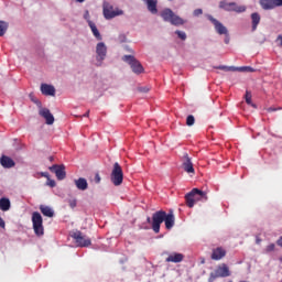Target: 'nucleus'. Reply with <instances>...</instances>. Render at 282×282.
<instances>
[{
    "instance_id": "1",
    "label": "nucleus",
    "mask_w": 282,
    "mask_h": 282,
    "mask_svg": "<svg viewBox=\"0 0 282 282\" xmlns=\"http://www.w3.org/2000/svg\"><path fill=\"white\" fill-rule=\"evenodd\" d=\"M160 17L163 19L164 23H170V25H174V28H180L188 23L187 20L176 14L171 8L163 9L160 13Z\"/></svg>"
},
{
    "instance_id": "2",
    "label": "nucleus",
    "mask_w": 282,
    "mask_h": 282,
    "mask_svg": "<svg viewBox=\"0 0 282 282\" xmlns=\"http://www.w3.org/2000/svg\"><path fill=\"white\" fill-rule=\"evenodd\" d=\"M197 195H200L202 202H208V196L206 195V192L200 191L199 188H193L189 193L185 195L188 208H193V206H195V199Z\"/></svg>"
},
{
    "instance_id": "3",
    "label": "nucleus",
    "mask_w": 282,
    "mask_h": 282,
    "mask_svg": "<svg viewBox=\"0 0 282 282\" xmlns=\"http://www.w3.org/2000/svg\"><path fill=\"white\" fill-rule=\"evenodd\" d=\"M218 8L225 10V12H237V14H241L247 10L246 6H239L237 2H228L227 0H221L218 3Z\"/></svg>"
},
{
    "instance_id": "4",
    "label": "nucleus",
    "mask_w": 282,
    "mask_h": 282,
    "mask_svg": "<svg viewBox=\"0 0 282 282\" xmlns=\"http://www.w3.org/2000/svg\"><path fill=\"white\" fill-rule=\"evenodd\" d=\"M102 11L105 19H107L108 21L111 19H116V17H122V14H124V11H122V9L113 8V6H111V3L109 2H104Z\"/></svg>"
},
{
    "instance_id": "5",
    "label": "nucleus",
    "mask_w": 282,
    "mask_h": 282,
    "mask_svg": "<svg viewBox=\"0 0 282 282\" xmlns=\"http://www.w3.org/2000/svg\"><path fill=\"white\" fill-rule=\"evenodd\" d=\"M95 54H96V67H102V63H105V59L107 58V44L105 42L97 43L95 47Z\"/></svg>"
},
{
    "instance_id": "6",
    "label": "nucleus",
    "mask_w": 282,
    "mask_h": 282,
    "mask_svg": "<svg viewBox=\"0 0 282 282\" xmlns=\"http://www.w3.org/2000/svg\"><path fill=\"white\" fill-rule=\"evenodd\" d=\"M123 180L124 174L122 173V166L116 162L110 174V182L113 184V186H120Z\"/></svg>"
},
{
    "instance_id": "7",
    "label": "nucleus",
    "mask_w": 282,
    "mask_h": 282,
    "mask_svg": "<svg viewBox=\"0 0 282 282\" xmlns=\"http://www.w3.org/2000/svg\"><path fill=\"white\" fill-rule=\"evenodd\" d=\"M226 276H230V269L228 268V264L223 263L209 274L208 282H215L216 279H226Z\"/></svg>"
},
{
    "instance_id": "8",
    "label": "nucleus",
    "mask_w": 282,
    "mask_h": 282,
    "mask_svg": "<svg viewBox=\"0 0 282 282\" xmlns=\"http://www.w3.org/2000/svg\"><path fill=\"white\" fill-rule=\"evenodd\" d=\"M32 224L36 237H43L45 229L43 228V216H41V213L34 212L32 214Z\"/></svg>"
},
{
    "instance_id": "9",
    "label": "nucleus",
    "mask_w": 282,
    "mask_h": 282,
    "mask_svg": "<svg viewBox=\"0 0 282 282\" xmlns=\"http://www.w3.org/2000/svg\"><path fill=\"white\" fill-rule=\"evenodd\" d=\"M121 59L123 61V63H128V65H130L132 72L134 74H142V72H144L142 64H140V62L138 59H135V56L123 55Z\"/></svg>"
},
{
    "instance_id": "10",
    "label": "nucleus",
    "mask_w": 282,
    "mask_h": 282,
    "mask_svg": "<svg viewBox=\"0 0 282 282\" xmlns=\"http://www.w3.org/2000/svg\"><path fill=\"white\" fill-rule=\"evenodd\" d=\"M70 237L75 240L79 248H87L91 246V239H89L87 236H83V232L80 231H72Z\"/></svg>"
},
{
    "instance_id": "11",
    "label": "nucleus",
    "mask_w": 282,
    "mask_h": 282,
    "mask_svg": "<svg viewBox=\"0 0 282 282\" xmlns=\"http://www.w3.org/2000/svg\"><path fill=\"white\" fill-rule=\"evenodd\" d=\"M165 212L158 210L152 215V230L158 235L160 232V226L164 224Z\"/></svg>"
},
{
    "instance_id": "12",
    "label": "nucleus",
    "mask_w": 282,
    "mask_h": 282,
    "mask_svg": "<svg viewBox=\"0 0 282 282\" xmlns=\"http://www.w3.org/2000/svg\"><path fill=\"white\" fill-rule=\"evenodd\" d=\"M206 19H208L210 23H213L214 30L217 32V34H219L220 36L224 34H228V28H226V25H224V23H221L215 17L207 14Z\"/></svg>"
},
{
    "instance_id": "13",
    "label": "nucleus",
    "mask_w": 282,
    "mask_h": 282,
    "mask_svg": "<svg viewBox=\"0 0 282 282\" xmlns=\"http://www.w3.org/2000/svg\"><path fill=\"white\" fill-rule=\"evenodd\" d=\"M181 161L182 169L185 171V173H195V167H193V160L191 159V156H188V153L184 152Z\"/></svg>"
},
{
    "instance_id": "14",
    "label": "nucleus",
    "mask_w": 282,
    "mask_h": 282,
    "mask_svg": "<svg viewBox=\"0 0 282 282\" xmlns=\"http://www.w3.org/2000/svg\"><path fill=\"white\" fill-rule=\"evenodd\" d=\"M262 10H274V8H282V0H260Z\"/></svg>"
},
{
    "instance_id": "15",
    "label": "nucleus",
    "mask_w": 282,
    "mask_h": 282,
    "mask_svg": "<svg viewBox=\"0 0 282 282\" xmlns=\"http://www.w3.org/2000/svg\"><path fill=\"white\" fill-rule=\"evenodd\" d=\"M48 169L51 173H55L56 178L59 181H63L65 180V177H67V173L65 172V165L54 164Z\"/></svg>"
},
{
    "instance_id": "16",
    "label": "nucleus",
    "mask_w": 282,
    "mask_h": 282,
    "mask_svg": "<svg viewBox=\"0 0 282 282\" xmlns=\"http://www.w3.org/2000/svg\"><path fill=\"white\" fill-rule=\"evenodd\" d=\"M39 116H41V118H44L46 124H54V115H52L50 109L41 108L39 110Z\"/></svg>"
},
{
    "instance_id": "17",
    "label": "nucleus",
    "mask_w": 282,
    "mask_h": 282,
    "mask_svg": "<svg viewBox=\"0 0 282 282\" xmlns=\"http://www.w3.org/2000/svg\"><path fill=\"white\" fill-rule=\"evenodd\" d=\"M164 224H165V228L167 230H171V228H173V226H175V215L173 214V210L171 209L169 214H166L165 212V217H164Z\"/></svg>"
},
{
    "instance_id": "18",
    "label": "nucleus",
    "mask_w": 282,
    "mask_h": 282,
    "mask_svg": "<svg viewBox=\"0 0 282 282\" xmlns=\"http://www.w3.org/2000/svg\"><path fill=\"white\" fill-rule=\"evenodd\" d=\"M41 93L43 96H56V88L50 84H42Z\"/></svg>"
},
{
    "instance_id": "19",
    "label": "nucleus",
    "mask_w": 282,
    "mask_h": 282,
    "mask_svg": "<svg viewBox=\"0 0 282 282\" xmlns=\"http://www.w3.org/2000/svg\"><path fill=\"white\" fill-rule=\"evenodd\" d=\"M150 14H158V0H142Z\"/></svg>"
},
{
    "instance_id": "20",
    "label": "nucleus",
    "mask_w": 282,
    "mask_h": 282,
    "mask_svg": "<svg viewBox=\"0 0 282 282\" xmlns=\"http://www.w3.org/2000/svg\"><path fill=\"white\" fill-rule=\"evenodd\" d=\"M0 164L1 166H3V169H13L17 163L14 162V160H12V158L2 155L0 158Z\"/></svg>"
},
{
    "instance_id": "21",
    "label": "nucleus",
    "mask_w": 282,
    "mask_h": 282,
    "mask_svg": "<svg viewBox=\"0 0 282 282\" xmlns=\"http://www.w3.org/2000/svg\"><path fill=\"white\" fill-rule=\"evenodd\" d=\"M74 184L78 191H87L89 188V183H87V178L85 177L74 180Z\"/></svg>"
},
{
    "instance_id": "22",
    "label": "nucleus",
    "mask_w": 282,
    "mask_h": 282,
    "mask_svg": "<svg viewBox=\"0 0 282 282\" xmlns=\"http://www.w3.org/2000/svg\"><path fill=\"white\" fill-rule=\"evenodd\" d=\"M166 263H182L184 261V254L174 252L166 258Z\"/></svg>"
},
{
    "instance_id": "23",
    "label": "nucleus",
    "mask_w": 282,
    "mask_h": 282,
    "mask_svg": "<svg viewBox=\"0 0 282 282\" xmlns=\"http://www.w3.org/2000/svg\"><path fill=\"white\" fill-rule=\"evenodd\" d=\"M224 257H226V250H224L223 248H217L212 253V259L214 261H219L224 259Z\"/></svg>"
},
{
    "instance_id": "24",
    "label": "nucleus",
    "mask_w": 282,
    "mask_h": 282,
    "mask_svg": "<svg viewBox=\"0 0 282 282\" xmlns=\"http://www.w3.org/2000/svg\"><path fill=\"white\" fill-rule=\"evenodd\" d=\"M88 26L91 30L93 36H95L97 41H102V35L100 34V31H98V26H96V23L89 22Z\"/></svg>"
},
{
    "instance_id": "25",
    "label": "nucleus",
    "mask_w": 282,
    "mask_h": 282,
    "mask_svg": "<svg viewBox=\"0 0 282 282\" xmlns=\"http://www.w3.org/2000/svg\"><path fill=\"white\" fill-rule=\"evenodd\" d=\"M251 23H252V32H254L259 25V23H261V15L257 12L251 14Z\"/></svg>"
},
{
    "instance_id": "26",
    "label": "nucleus",
    "mask_w": 282,
    "mask_h": 282,
    "mask_svg": "<svg viewBox=\"0 0 282 282\" xmlns=\"http://www.w3.org/2000/svg\"><path fill=\"white\" fill-rule=\"evenodd\" d=\"M40 210L44 217H54V209L46 205H41Z\"/></svg>"
},
{
    "instance_id": "27",
    "label": "nucleus",
    "mask_w": 282,
    "mask_h": 282,
    "mask_svg": "<svg viewBox=\"0 0 282 282\" xmlns=\"http://www.w3.org/2000/svg\"><path fill=\"white\" fill-rule=\"evenodd\" d=\"M0 210H10V200L8 198H0Z\"/></svg>"
},
{
    "instance_id": "28",
    "label": "nucleus",
    "mask_w": 282,
    "mask_h": 282,
    "mask_svg": "<svg viewBox=\"0 0 282 282\" xmlns=\"http://www.w3.org/2000/svg\"><path fill=\"white\" fill-rule=\"evenodd\" d=\"M215 69H221L223 72H237V66L219 65L216 66Z\"/></svg>"
},
{
    "instance_id": "29",
    "label": "nucleus",
    "mask_w": 282,
    "mask_h": 282,
    "mask_svg": "<svg viewBox=\"0 0 282 282\" xmlns=\"http://www.w3.org/2000/svg\"><path fill=\"white\" fill-rule=\"evenodd\" d=\"M174 34H176L177 39H180V41H186V39H188V35H186V33L182 30H176L174 32Z\"/></svg>"
},
{
    "instance_id": "30",
    "label": "nucleus",
    "mask_w": 282,
    "mask_h": 282,
    "mask_svg": "<svg viewBox=\"0 0 282 282\" xmlns=\"http://www.w3.org/2000/svg\"><path fill=\"white\" fill-rule=\"evenodd\" d=\"M8 32V22L0 21V36H3Z\"/></svg>"
},
{
    "instance_id": "31",
    "label": "nucleus",
    "mask_w": 282,
    "mask_h": 282,
    "mask_svg": "<svg viewBox=\"0 0 282 282\" xmlns=\"http://www.w3.org/2000/svg\"><path fill=\"white\" fill-rule=\"evenodd\" d=\"M236 72H254V68L250 66H240V67L236 66Z\"/></svg>"
},
{
    "instance_id": "32",
    "label": "nucleus",
    "mask_w": 282,
    "mask_h": 282,
    "mask_svg": "<svg viewBox=\"0 0 282 282\" xmlns=\"http://www.w3.org/2000/svg\"><path fill=\"white\" fill-rule=\"evenodd\" d=\"M245 100H246L247 105H252V93L247 90L246 95H245Z\"/></svg>"
},
{
    "instance_id": "33",
    "label": "nucleus",
    "mask_w": 282,
    "mask_h": 282,
    "mask_svg": "<svg viewBox=\"0 0 282 282\" xmlns=\"http://www.w3.org/2000/svg\"><path fill=\"white\" fill-rule=\"evenodd\" d=\"M186 124L187 127H193V124H195V117L193 115L187 116Z\"/></svg>"
},
{
    "instance_id": "34",
    "label": "nucleus",
    "mask_w": 282,
    "mask_h": 282,
    "mask_svg": "<svg viewBox=\"0 0 282 282\" xmlns=\"http://www.w3.org/2000/svg\"><path fill=\"white\" fill-rule=\"evenodd\" d=\"M84 19H85V21H87L88 25H89V23H94V21H91V15L89 14V10H86L84 12Z\"/></svg>"
},
{
    "instance_id": "35",
    "label": "nucleus",
    "mask_w": 282,
    "mask_h": 282,
    "mask_svg": "<svg viewBox=\"0 0 282 282\" xmlns=\"http://www.w3.org/2000/svg\"><path fill=\"white\" fill-rule=\"evenodd\" d=\"M46 186H50L51 188H54L56 186V181L48 178L46 182Z\"/></svg>"
},
{
    "instance_id": "36",
    "label": "nucleus",
    "mask_w": 282,
    "mask_h": 282,
    "mask_svg": "<svg viewBox=\"0 0 282 282\" xmlns=\"http://www.w3.org/2000/svg\"><path fill=\"white\" fill-rule=\"evenodd\" d=\"M202 14H204L202 9H196L193 11V17H202Z\"/></svg>"
},
{
    "instance_id": "37",
    "label": "nucleus",
    "mask_w": 282,
    "mask_h": 282,
    "mask_svg": "<svg viewBox=\"0 0 282 282\" xmlns=\"http://www.w3.org/2000/svg\"><path fill=\"white\" fill-rule=\"evenodd\" d=\"M34 105H36V107L39 108V111L40 109H43V104L41 102V100L39 99H32Z\"/></svg>"
},
{
    "instance_id": "38",
    "label": "nucleus",
    "mask_w": 282,
    "mask_h": 282,
    "mask_svg": "<svg viewBox=\"0 0 282 282\" xmlns=\"http://www.w3.org/2000/svg\"><path fill=\"white\" fill-rule=\"evenodd\" d=\"M274 248H275V245L271 243V245L267 246L265 252H274Z\"/></svg>"
},
{
    "instance_id": "39",
    "label": "nucleus",
    "mask_w": 282,
    "mask_h": 282,
    "mask_svg": "<svg viewBox=\"0 0 282 282\" xmlns=\"http://www.w3.org/2000/svg\"><path fill=\"white\" fill-rule=\"evenodd\" d=\"M119 43H127V35L120 34L118 37Z\"/></svg>"
},
{
    "instance_id": "40",
    "label": "nucleus",
    "mask_w": 282,
    "mask_h": 282,
    "mask_svg": "<svg viewBox=\"0 0 282 282\" xmlns=\"http://www.w3.org/2000/svg\"><path fill=\"white\" fill-rule=\"evenodd\" d=\"M139 91H141V94H149V87H139Z\"/></svg>"
},
{
    "instance_id": "41",
    "label": "nucleus",
    "mask_w": 282,
    "mask_h": 282,
    "mask_svg": "<svg viewBox=\"0 0 282 282\" xmlns=\"http://www.w3.org/2000/svg\"><path fill=\"white\" fill-rule=\"evenodd\" d=\"M68 204H69L70 208H76V199H69Z\"/></svg>"
},
{
    "instance_id": "42",
    "label": "nucleus",
    "mask_w": 282,
    "mask_h": 282,
    "mask_svg": "<svg viewBox=\"0 0 282 282\" xmlns=\"http://www.w3.org/2000/svg\"><path fill=\"white\" fill-rule=\"evenodd\" d=\"M100 174H96L94 178L95 184H100Z\"/></svg>"
},
{
    "instance_id": "43",
    "label": "nucleus",
    "mask_w": 282,
    "mask_h": 282,
    "mask_svg": "<svg viewBox=\"0 0 282 282\" xmlns=\"http://www.w3.org/2000/svg\"><path fill=\"white\" fill-rule=\"evenodd\" d=\"M225 35V43L226 45L230 44V35L227 33V34H224Z\"/></svg>"
},
{
    "instance_id": "44",
    "label": "nucleus",
    "mask_w": 282,
    "mask_h": 282,
    "mask_svg": "<svg viewBox=\"0 0 282 282\" xmlns=\"http://www.w3.org/2000/svg\"><path fill=\"white\" fill-rule=\"evenodd\" d=\"M279 109H281V108L269 107V108H267V111H269V112L279 111Z\"/></svg>"
},
{
    "instance_id": "45",
    "label": "nucleus",
    "mask_w": 282,
    "mask_h": 282,
    "mask_svg": "<svg viewBox=\"0 0 282 282\" xmlns=\"http://www.w3.org/2000/svg\"><path fill=\"white\" fill-rule=\"evenodd\" d=\"M41 176H42V177H46V180H48V178H50V173H47V172H41Z\"/></svg>"
},
{
    "instance_id": "46",
    "label": "nucleus",
    "mask_w": 282,
    "mask_h": 282,
    "mask_svg": "<svg viewBox=\"0 0 282 282\" xmlns=\"http://www.w3.org/2000/svg\"><path fill=\"white\" fill-rule=\"evenodd\" d=\"M123 50L126 51V52H133V50L129 46V45H124L123 46Z\"/></svg>"
},
{
    "instance_id": "47",
    "label": "nucleus",
    "mask_w": 282,
    "mask_h": 282,
    "mask_svg": "<svg viewBox=\"0 0 282 282\" xmlns=\"http://www.w3.org/2000/svg\"><path fill=\"white\" fill-rule=\"evenodd\" d=\"M0 228H6V221L0 217Z\"/></svg>"
},
{
    "instance_id": "48",
    "label": "nucleus",
    "mask_w": 282,
    "mask_h": 282,
    "mask_svg": "<svg viewBox=\"0 0 282 282\" xmlns=\"http://www.w3.org/2000/svg\"><path fill=\"white\" fill-rule=\"evenodd\" d=\"M278 246H280V248H282V236L276 240Z\"/></svg>"
},
{
    "instance_id": "49",
    "label": "nucleus",
    "mask_w": 282,
    "mask_h": 282,
    "mask_svg": "<svg viewBox=\"0 0 282 282\" xmlns=\"http://www.w3.org/2000/svg\"><path fill=\"white\" fill-rule=\"evenodd\" d=\"M276 41L280 42V46L282 47V35H279V36L276 37Z\"/></svg>"
},
{
    "instance_id": "50",
    "label": "nucleus",
    "mask_w": 282,
    "mask_h": 282,
    "mask_svg": "<svg viewBox=\"0 0 282 282\" xmlns=\"http://www.w3.org/2000/svg\"><path fill=\"white\" fill-rule=\"evenodd\" d=\"M147 221H148L149 224H151V226H153V218L148 217V218H147Z\"/></svg>"
},
{
    "instance_id": "51",
    "label": "nucleus",
    "mask_w": 282,
    "mask_h": 282,
    "mask_svg": "<svg viewBox=\"0 0 282 282\" xmlns=\"http://www.w3.org/2000/svg\"><path fill=\"white\" fill-rule=\"evenodd\" d=\"M195 199L202 202V195H196Z\"/></svg>"
},
{
    "instance_id": "52",
    "label": "nucleus",
    "mask_w": 282,
    "mask_h": 282,
    "mask_svg": "<svg viewBox=\"0 0 282 282\" xmlns=\"http://www.w3.org/2000/svg\"><path fill=\"white\" fill-rule=\"evenodd\" d=\"M84 118H89V111L84 115Z\"/></svg>"
},
{
    "instance_id": "53",
    "label": "nucleus",
    "mask_w": 282,
    "mask_h": 282,
    "mask_svg": "<svg viewBox=\"0 0 282 282\" xmlns=\"http://www.w3.org/2000/svg\"><path fill=\"white\" fill-rule=\"evenodd\" d=\"M77 3H85V0H76Z\"/></svg>"
},
{
    "instance_id": "54",
    "label": "nucleus",
    "mask_w": 282,
    "mask_h": 282,
    "mask_svg": "<svg viewBox=\"0 0 282 282\" xmlns=\"http://www.w3.org/2000/svg\"><path fill=\"white\" fill-rule=\"evenodd\" d=\"M251 107H253L254 109H257V105L252 104V101H251Z\"/></svg>"
},
{
    "instance_id": "55",
    "label": "nucleus",
    "mask_w": 282,
    "mask_h": 282,
    "mask_svg": "<svg viewBox=\"0 0 282 282\" xmlns=\"http://www.w3.org/2000/svg\"><path fill=\"white\" fill-rule=\"evenodd\" d=\"M50 160H51V162H52V160H54V158L51 156Z\"/></svg>"
},
{
    "instance_id": "56",
    "label": "nucleus",
    "mask_w": 282,
    "mask_h": 282,
    "mask_svg": "<svg viewBox=\"0 0 282 282\" xmlns=\"http://www.w3.org/2000/svg\"><path fill=\"white\" fill-rule=\"evenodd\" d=\"M169 1H173V0H169Z\"/></svg>"
}]
</instances>
